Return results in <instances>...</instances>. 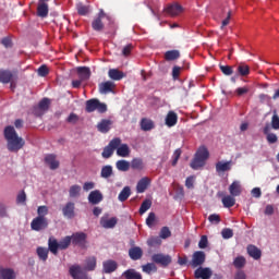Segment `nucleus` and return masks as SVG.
Segmentation results:
<instances>
[{"instance_id":"nucleus-1","label":"nucleus","mask_w":279,"mask_h":279,"mask_svg":"<svg viewBox=\"0 0 279 279\" xmlns=\"http://www.w3.org/2000/svg\"><path fill=\"white\" fill-rule=\"evenodd\" d=\"M4 138L7 141V149L13 154L21 151L25 147V140L19 136V133H16V130L12 125L4 128Z\"/></svg>"},{"instance_id":"nucleus-2","label":"nucleus","mask_w":279,"mask_h":279,"mask_svg":"<svg viewBox=\"0 0 279 279\" xmlns=\"http://www.w3.org/2000/svg\"><path fill=\"white\" fill-rule=\"evenodd\" d=\"M209 157L210 153L208 151V148H206V146H201L191 161L190 167L194 169V171H197V169H202V167L206 165V160Z\"/></svg>"},{"instance_id":"nucleus-3","label":"nucleus","mask_w":279,"mask_h":279,"mask_svg":"<svg viewBox=\"0 0 279 279\" xmlns=\"http://www.w3.org/2000/svg\"><path fill=\"white\" fill-rule=\"evenodd\" d=\"M85 110L86 112H95L97 110L100 114H104V112H108V106L97 98H92L85 102Z\"/></svg>"},{"instance_id":"nucleus-4","label":"nucleus","mask_w":279,"mask_h":279,"mask_svg":"<svg viewBox=\"0 0 279 279\" xmlns=\"http://www.w3.org/2000/svg\"><path fill=\"white\" fill-rule=\"evenodd\" d=\"M31 228L35 232H40V230H47V228H49V220L47 219V217L37 216L32 220Z\"/></svg>"},{"instance_id":"nucleus-5","label":"nucleus","mask_w":279,"mask_h":279,"mask_svg":"<svg viewBox=\"0 0 279 279\" xmlns=\"http://www.w3.org/2000/svg\"><path fill=\"white\" fill-rule=\"evenodd\" d=\"M69 275L71 276L72 279H90V277H88V274L84 271V268H82L77 264L70 266Z\"/></svg>"},{"instance_id":"nucleus-6","label":"nucleus","mask_w":279,"mask_h":279,"mask_svg":"<svg viewBox=\"0 0 279 279\" xmlns=\"http://www.w3.org/2000/svg\"><path fill=\"white\" fill-rule=\"evenodd\" d=\"M121 145V138L116 137L109 142V144L102 150V158H111L112 154H114V149Z\"/></svg>"},{"instance_id":"nucleus-7","label":"nucleus","mask_w":279,"mask_h":279,"mask_svg":"<svg viewBox=\"0 0 279 279\" xmlns=\"http://www.w3.org/2000/svg\"><path fill=\"white\" fill-rule=\"evenodd\" d=\"M206 263V253L204 251H196L192 255V260L190 262L193 269L202 267Z\"/></svg>"},{"instance_id":"nucleus-8","label":"nucleus","mask_w":279,"mask_h":279,"mask_svg":"<svg viewBox=\"0 0 279 279\" xmlns=\"http://www.w3.org/2000/svg\"><path fill=\"white\" fill-rule=\"evenodd\" d=\"M86 239L87 235L84 232H76L73 233L71 236V241L74 245H78V247H82L83 250H85L86 247Z\"/></svg>"},{"instance_id":"nucleus-9","label":"nucleus","mask_w":279,"mask_h":279,"mask_svg":"<svg viewBox=\"0 0 279 279\" xmlns=\"http://www.w3.org/2000/svg\"><path fill=\"white\" fill-rule=\"evenodd\" d=\"M151 258L156 265H161V267H169V265H171V256L169 255L154 254Z\"/></svg>"},{"instance_id":"nucleus-10","label":"nucleus","mask_w":279,"mask_h":279,"mask_svg":"<svg viewBox=\"0 0 279 279\" xmlns=\"http://www.w3.org/2000/svg\"><path fill=\"white\" fill-rule=\"evenodd\" d=\"M194 278L196 279H210L213 278V270L208 267H198L194 271Z\"/></svg>"},{"instance_id":"nucleus-11","label":"nucleus","mask_w":279,"mask_h":279,"mask_svg":"<svg viewBox=\"0 0 279 279\" xmlns=\"http://www.w3.org/2000/svg\"><path fill=\"white\" fill-rule=\"evenodd\" d=\"M263 133L266 136V141L267 143H269V145H274L275 143H278V135H276L275 133H271V125H269V123H267L264 126Z\"/></svg>"},{"instance_id":"nucleus-12","label":"nucleus","mask_w":279,"mask_h":279,"mask_svg":"<svg viewBox=\"0 0 279 279\" xmlns=\"http://www.w3.org/2000/svg\"><path fill=\"white\" fill-rule=\"evenodd\" d=\"M63 217L66 219H73L75 217V203L69 202L62 208Z\"/></svg>"},{"instance_id":"nucleus-13","label":"nucleus","mask_w":279,"mask_h":279,"mask_svg":"<svg viewBox=\"0 0 279 279\" xmlns=\"http://www.w3.org/2000/svg\"><path fill=\"white\" fill-rule=\"evenodd\" d=\"M229 193L232 197H239L243 193L241 181H233L229 186Z\"/></svg>"},{"instance_id":"nucleus-14","label":"nucleus","mask_w":279,"mask_h":279,"mask_svg":"<svg viewBox=\"0 0 279 279\" xmlns=\"http://www.w3.org/2000/svg\"><path fill=\"white\" fill-rule=\"evenodd\" d=\"M118 267H119V265L117 264V262H114L112 259H108L102 263L104 274H113V271H117Z\"/></svg>"},{"instance_id":"nucleus-15","label":"nucleus","mask_w":279,"mask_h":279,"mask_svg":"<svg viewBox=\"0 0 279 279\" xmlns=\"http://www.w3.org/2000/svg\"><path fill=\"white\" fill-rule=\"evenodd\" d=\"M104 201V194L99 190L92 191L88 195L89 204L97 205Z\"/></svg>"},{"instance_id":"nucleus-16","label":"nucleus","mask_w":279,"mask_h":279,"mask_svg":"<svg viewBox=\"0 0 279 279\" xmlns=\"http://www.w3.org/2000/svg\"><path fill=\"white\" fill-rule=\"evenodd\" d=\"M0 278L1 279H16V271L13 268H5L0 266Z\"/></svg>"},{"instance_id":"nucleus-17","label":"nucleus","mask_w":279,"mask_h":279,"mask_svg":"<svg viewBox=\"0 0 279 279\" xmlns=\"http://www.w3.org/2000/svg\"><path fill=\"white\" fill-rule=\"evenodd\" d=\"M110 128H112V121L108 119H102L97 124V130L98 132H101V134H108V132H110Z\"/></svg>"},{"instance_id":"nucleus-18","label":"nucleus","mask_w":279,"mask_h":279,"mask_svg":"<svg viewBox=\"0 0 279 279\" xmlns=\"http://www.w3.org/2000/svg\"><path fill=\"white\" fill-rule=\"evenodd\" d=\"M165 12H167V14H169L170 16H178L179 14H182L183 9L182 5L174 3V4H170L165 9Z\"/></svg>"},{"instance_id":"nucleus-19","label":"nucleus","mask_w":279,"mask_h":279,"mask_svg":"<svg viewBox=\"0 0 279 279\" xmlns=\"http://www.w3.org/2000/svg\"><path fill=\"white\" fill-rule=\"evenodd\" d=\"M232 169V160L230 161H218L216 163V172L217 173H226V171H231Z\"/></svg>"},{"instance_id":"nucleus-20","label":"nucleus","mask_w":279,"mask_h":279,"mask_svg":"<svg viewBox=\"0 0 279 279\" xmlns=\"http://www.w3.org/2000/svg\"><path fill=\"white\" fill-rule=\"evenodd\" d=\"M131 260H141L143 258V248L141 246H133L129 250Z\"/></svg>"},{"instance_id":"nucleus-21","label":"nucleus","mask_w":279,"mask_h":279,"mask_svg":"<svg viewBox=\"0 0 279 279\" xmlns=\"http://www.w3.org/2000/svg\"><path fill=\"white\" fill-rule=\"evenodd\" d=\"M45 162L48 165L49 169H51L52 171H56V169H58L60 167V161H58V159H56V155H47L45 157Z\"/></svg>"},{"instance_id":"nucleus-22","label":"nucleus","mask_w":279,"mask_h":279,"mask_svg":"<svg viewBox=\"0 0 279 279\" xmlns=\"http://www.w3.org/2000/svg\"><path fill=\"white\" fill-rule=\"evenodd\" d=\"M58 250H60V242L53 236L48 240V252H51L54 256H58Z\"/></svg>"},{"instance_id":"nucleus-23","label":"nucleus","mask_w":279,"mask_h":279,"mask_svg":"<svg viewBox=\"0 0 279 279\" xmlns=\"http://www.w3.org/2000/svg\"><path fill=\"white\" fill-rule=\"evenodd\" d=\"M246 250L248 256H251V258H254V260H259L260 256H263V252L256 245L250 244Z\"/></svg>"},{"instance_id":"nucleus-24","label":"nucleus","mask_w":279,"mask_h":279,"mask_svg":"<svg viewBox=\"0 0 279 279\" xmlns=\"http://www.w3.org/2000/svg\"><path fill=\"white\" fill-rule=\"evenodd\" d=\"M14 80V74L10 70H0V84H10Z\"/></svg>"},{"instance_id":"nucleus-25","label":"nucleus","mask_w":279,"mask_h":279,"mask_svg":"<svg viewBox=\"0 0 279 279\" xmlns=\"http://www.w3.org/2000/svg\"><path fill=\"white\" fill-rule=\"evenodd\" d=\"M151 184V180L147 177L142 178L136 185V192L137 193H145L147 191V187Z\"/></svg>"},{"instance_id":"nucleus-26","label":"nucleus","mask_w":279,"mask_h":279,"mask_svg":"<svg viewBox=\"0 0 279 279\" xmlns=\"http://www.w3.org/2000/svg\"><path fill=\"white\" fill-rule=\"evenodd\" d=\"M76 73H77L81 82H86V80H90V68L78 66L76 69Z\"/></svg>"},{"instance_id":"nucleus-27","label":"nucleus","mask_w":279,"mask_h":279,"mask_svg":"<svg viewBox=\"0 0 279 279\" xmlns=\"http://www.w3.org/2000/svg\"><path fill=\"white\" fill-rule=\"evenodd\" d=\"M37 16L40 19H47V16H49V4L46 2H40L37 5Z\"/></svg>"},{"instance_id":"nucleus-28","label":"nucleus","mask_w":279,"mask_h":279,"mask_svg":"<svg viewBox=\"0 0 279 279\" xmlns=\"http://www.w3.org/2000/svg\"><path fill=\"white\" fill-rule=\"evenodd\" d=\"M108 76L114 82H120V80H123V77H125V73H123L119 69H110L108 72Z\"/></svg>"},{"instance_id":"nucleus-29","label":"nucleus","mask_w":279,"mask_h":279,"mask_svg":"<svg viewBox=\"0 0 279 279\" xmlns=\"http://www.w3.org/2000/svg\"><path fill=\"white\" fill-rule=\"evenodd\" d=\"M85 271H95L97 269V257L90 256L85 259Z\"/></svg>"},{"instance_id":"nucleus-30","label":"nucleus","mask_w":279,"mask_h":279,"mask_svg":"<svg viewBox=\"0 0 279 279\" xmlns=\"http://www.w3.org/2000/svg\"><path fill=\"white\" fill-rule=\"evenodd\" d=\"M178 124V113L175 111H169L166 116V125L168 128H173Z\"/></svg>"},{"instance_id":"nucleus-31","label":"nucleus","mask_w":279,"mask_h":279,"mask_svg":"<svg viewBox=\"0 0 279 279\" xmlns=\"http://www.w3.org/2000/svg\"><path fill=\"white\" fill-rule=\"evenodd\" d=\"M112 88H114V83L110 81L99 84V93L101 95H108V93H112Z\"/></svg>"},{"instance_id":"nucleus-32","label":"nucleus","mask_w":279,"mask_h":279,"mask_svg":"<svg viewBox=\"0 0 279 279\" xmlns=\"http://www.w3.org/2000/svg\"><path fill=\"white\" fill-rule=\"evenodd\" d=\"M36 254L43 263H47V259L49 258V248L45 246H38L36 248Z\"/></svg>"},{"instance_id":"nucleus-33","label":"nucleus","mask_w":279,"mask_h":279,"mask_svg":"<svg viewBox=\"0 0 279 279\" xmlns=\"http://www.w3.org/2000/svg\"><path fill=\"white\" fill-rule=\"evenodd\" d=\"M140 125H141V130H143V132H151V130H154V128H156V124H154V122L147 118H143L141 120Z\"/></svg>"},{"instance_id":"nucleus-34","label":"nucleus","mask_w":279,"mask_h":279,"mask_svg":"<svg viewBox=\"0 0 279 279\" xmlns=\"http://www.w3.org/2000/svg\"><path fill=\"white\" fill-rule=\"evenodd\" d=\"M122 278L125 279H143V275H141V272L136 271L135 269L131 268L125 270L122 274Z\"/></svg>"},{"instance_id":"nucleus-35","label":"nucleus","mask_w":279,"mask_h":279,"mask_svg":"<svg viewBox=\"0 0 279 279\" xmlns=\"http://www.w3.org/2000/svg\"><path fill=\"white\" fill-rule=\"evenodd\" d=\"M116 149L117 156H120V158H128V156H130V146H128V144L120 143Z\"/></svg>"},{"instance_id":"nucleus-36","label":"nucleus","mask_w":279,"mask_h":279,"mask_svg":"<svg viewBox=\"0 0 279 279\" xmlns=\"http://www.w3.org/2000/svg\"><path fill=\"white\" fill-rule=\"evenodd\" d=\"M236 74L241 77H247V75H250V65L245 63H239L236 68Z\"/></svg>"},{"instance_id":"nucleus-37","label":"nucleus","mask_w":279,"mask_h":279,"mask_svg":"<svg viewBox=\"0 0 279 279\" xmlns=\"http://www.w3.org/2000/svg\"><path fill=\"white\" fill-rule=\"evenodd\" d=\"M130 195H132V190L130 189V186H124L120 192L118 199L119 202H128Z\"/></svg>"},{"instance_id":"nucleus-38","label":"nucleus","mask_w":279,"mask_h":279,"mask_svg":"<svg viewBox=\"0 0 279 279\" xmlns=\"http://www.w3.org/2000/svg\"><path fill=\"white\" fill-rule=\"evenodd\" d=\"M100 226L107 229L114 228V226H117V218H110V219L101 218Z\"/></svg>"},{"instance_id":"nucleus-39","label":"nucleus","mask_w":279,"mask_h":279,"mask_svg":"<svg viewBox=\"0 0 279 279\" xmlns=\"http://www.w3.org/2000/svg\"><path fill=\"white\" fill-rule=\"evenodd\" d=\"M180 58V50H168L165 53V60L171 62L173 60H178Z\"/></svg>"},{"instance_id":"nucleus-40","label":"nucleus","mask_w":279,"mask_h":279,"mask_svg":"<svg viewBox=\"0 0 279 279\" xmlns=\"http://www.w3.org/2000/svg\"><path fill=\"white\" fill-rule=\"evenodd\" d=\"M112 173H113L112 166L110 165L104 166L100 171V178L108 180V178H112Z\"/></svg>"},{"instance_id":"nucleus-41","label":"nucleus","mask_w":279,"mask_h":279,"mask_svg":"<svg viewBox=\"0 0 279 279\" xmlns=\"http://www.w3.org/2000/svg\"><path fill=\"white\" fill-rule=\"evenodd\" d=\"M222 204L225 206V208H232V206H234V204H236V198H234V196L227 195L225 197H222Z\"/></svg>"},{"instance_id":"nucleus-42","label":"nucleus","mask_w":279,"mask_h":279,"mask_svg":"<svg viewBox=\"0 0 279 279\" xmlns=\"http://www.w3.org/2000/svg\"><path fill=\"white\" fill-rule=\"evenodd\" d=\"M118 171H130V161L121 159L116 162Z\"/></svg>"},{"instance_id":"nucleus-43","label":"nucleus","mask_w":279,"mask_h":279,"mask_svg":"<svg viewBox=\"0 0 279 279\" xmlns=\"http://www.w3.org/2000/svg\"><path fill=\"white\" fill-rule=\"evenodd\" d=\"M92 27L94 29V32H104V22L100 19H94V21L92 22Z\"/></svg>"},{"instance_id":"nucleus-44","label":"nucleus","mask_w":279,"mask_h":279,"mask_svg":"<svg viewBox=\"0 0 279 279\" xmlns=\"http://www.w3.org/2000/svg\"><path fill=\"white\" fill-rule=\"evenodd\" d=\"M72 240L71 235H66L59 242V250H69V246L71 245Z\"/></svg>"},{"instance_id":"nucleus-45","label":"nucleus","mask_w":279,"mask_h":279,"mask_svg":"<svg viewBox=\"0 0 279 279\" xmlns=\"http://www.w3.org/2000/svg\"><path fill=\"white\" fill-rule=\"evenodd\" d=\"M82 192V186L74 184L70 187L69 190V195L70 197H80V193Z\"/></svg>"},{"instance_id":"nucleus-46","label":"nucleus","mask_w":279,"mask_h":279,"mask_svg":"<svg viewBox=\"0 0 279 279\" xmlns=\"http://www.w3.org/2000/svg\"><path fill=\"white\" fill-rule=\"evenodd\" d=\"M270 130H279V116L278 112L274 111V114L271 117V121H270Z\"/></svg>"},{"instance_id":"nucleus-47","label":"nucleus","mask_w":279,"mask_h":279,"mask_svg":"<svg viewBox=\"0 0 279 279\" xmlns=\"http://www.w3.org/2000/svg\"><path fill=\"white\" fill-rule=\"evenodd\" d=\"M131 168L135 169L137 171H141V169H143V159L141 158H134L131 161Z\"/></svg>"},{"instance_id":"nucleus-48","label":"nucleus","mask_w":279,"mask_h":279,"mask_svg":"<svg viewBox=\"0 0 279 279\" xmlns=\"http://www.w3.org/2000/svg\"><path fill=\"white\" fill-rule=\"evenodd\" d=\"M245 257L243 256H239L233 260V265L236 269H243V267H245Z\"/></svg>"},{"instance_id":"nucleus-49","label":"nucleus","mask_w":279,"mask_h":279,"mask_svg":"<svg viewBox=\"0 0 279 279\" xmlns=\"http://www.w3.org/2000/svg\"><path fill=\"white\" fill-rule=\"evenodd\" d=\"M147 245H149V247H156L158 245H162V240H160V238L158 236H153L147 240Z\"/></svg>"},{"instance_id":"nucleus-50","label":"nucleus","mask_w":279,"mask_h":279,"mask_svg":"<svg viewBox=\"0 0 279 279\" xmlns=\"http://www.w3.org/2000/svg\"><path fill=\"white\" fill-rule=\"evenodd\" d=\"M149 208H151V201L145 199L140 207V215H145V211L149 210Z\"/></svg>"},{"instance_id":"nucleus-51","label":"nucleus","mask_w":279,"mask_h":279,"mask_svg":"<svg viewBox=\"0 0 279 279\" xmlns=\"http://www.w3.org/2000/svg\"><path fill=\"white\" fill-rule=\"evenodd\" d=\"M219 69L223 75L230 76L234 73V70L230 65H219Z\"/></svg>"},{"instance_id":"nucleus-52","label":"nucleus","mask_w":279,"mask_h":279,"mask_svg":"<svg viewBox=\"0 0 279 279\" xmlns=\"http://www.w3.org/2000/svg\"><path fill=\"white\" fill-rule=\"evenodd\" d=\"M37 217H47L49 215V207L43 205L37 208Z\"/></svg>"},{"instance_id":"nucleus-53","label":"nucleus","mask_w":279,"mask_h":279,"mask_svg":"<svg viewBox=\"0 0 279 279\" xmlns=\"http://www.w3.org/2000/svg\"><path fill=\"white\" fill-rule=\"evenodd\" d=\"M49 98H44L39 101L38 107L44 111L47 112L49 110Z\"/></svg>"},{"instance_id":"nucleus-54","label":"nucleus","mask_w":279,"mask_h":279,"mask_svg":"<svg viewBox=\"0 0 279 279\" xmlns=\"http://www.w3.org/2000/svg\"><path fill=\"white\" fill-rule=\"evenodd\" d=\"M180 156H182V149L178 148L174 150L172 155V167H175V165H178V160H180Z\"/></svg>"},{"instance_id":"nucleus-55","label":"nucleus","mask_w":279,"mask_h":279,"mask_svg":"<svg viewBox=\"0 0 279 279\" xmlns=\"http://www.w3.org/2000/svg\"><path fill=\"white\" fill-rule=\"evenodd\" d=\"M159 236L160 239H169V236H171V230H169V227H162Z\"/></svg>"},{"instance_id":"nucleus-56","label":"nucleus","mask_w":279,"mask_h":279,"mask_svg":"<svg viewBox=\"0 0 279 279\" xmlns=\"http://www.w3.org/2000/svg\"><path fill=\"white\" fill-rule=\"evenodd\" d=\"M199 250H206L208 247V236L202 235L198 242Z\"/></svg>"},{"instance_id":"nucleus-57","label":"nucleus","mask_w":279,"mask_h":279,"mask_svg":"<svg viewBox=\"0 0 279 279\" xmlns=\"http://www.w3.org/2000/svg\"><path fill=\"white\" fill-rule=\"evenodd\" d=\"M222 239H232L234 236V231L232 229L226 228L221 231Z\"/></svg>"},{"instance_id":"nucleus-58","label":"nucleus","mask_w":279,"mask_h":279,"mask_svg":"<svg viewBox=\"0 0 279 279\" xmlns=\"http://www.w3.org/2000/svg\"><path fill=\"white\" fill-rule=\"evenodd\" d=\"M37 73L40 77H47V75H49V68L41 65L38 68Z\"/></svg>"},{"instance_id":"nucleus-59","label":"nucleus","mask_w":279,"mask_h":279,"mask_svg":"<svg viewBox=\"0 0 279 279\" xmlns=\"http://www.w3.org/2000/svg\"><path fill=\"white\" fill-rule=\"evenodd\" d=\"M76 10L81 16H86V14H88V7L84 4H77Z\"/></svg>"},{"instance_id":"nucleus-60","label":"nucleus","mask_w":279,"mask_h":279,"mask_svg":"<svg viewBox=\"0 0 279 279\" xmlns=\"http://www.w3.org/2000/svg\"><path fill=\"white\" fill-rule=\"evenodd\" d=\"M142 269L145 274H151V271H156V265L148 263L142 266Z\"/></svg>"},{"instance_id":"nucleus-61","label":"nucleus","mask_w":279,"mask_h":279,"mask_svg":"<svg viewBox=\"0 0 279 279\" xmlns=\"http://www.w3.org/2000/svg\"><path fill=\"white\" fill-rule=\"evenodd\" d=\"M25 202H27V194H25V191H22L21 193L17 194L16 203L25 204Z\"/></svg>"},{"instance_id":"nucleus-62","label":"nucleus","mask_w":279,"mask_h":279,"mask_svg":"<svg viewBox=\"0 0 279 279\" xmlns=\"http://www.w3.org/2000/svg\"><path fill=\"white\" fill-rule=\"evenodd\" d=\"M185 186L186 189H195V177H187L185 180Z\"/></svg>"},{"instance_id":"nucleus-63","label":"nucleus","mask_w":279,"mask_h":279,"mask_svg":"<svg viewBox=\"0 0 279 279\" xmlns=\"http://www.w3.org/2000/svg\"><path fill=\"white\" fill-rule=\"evenodd\" d=\"M154 221H156V214L149 213L148 217L146 218V225L148 228H151L154 226Z\"/></svg>"},{"instance_id":"nucleus-64","label":"nucleus","mask_w":279,"mask_h":279,"mask_svg":"<svg viewBox=\"0 0 279 279\" xmlns=\"http://www.w3.org/2000/svg\"><path fill=\"white\" fill-rule=\"evenodd\" d=\"M77 121H80V116L76 114V113H70V116H69L68 119H66V122H68V123H73V124H75V123H77Z\"/></svg>"}]
</instances>
